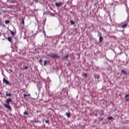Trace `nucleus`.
<instances>
[{
	"label": "nucleus",
	"mask_w": 129,
	"mask_h": 129,
	"mask_svg": "<svg viewBox=\"0 0 129 129\" xmlns=\"http://www.w3.org/2000/svg\"><path fill=\"white\" fill-rule=\"evenodd\" d=\"M84 76L85 77L87 78V74H86V73L84 74Z\"/></svg>",
	"instance_id": "25"
},
{
	"label": "nucleus",
	"mask_w": 129,
	"mask_h": 129,
	"mask_svg": "<svg viewBox=\"0 0 129 129\" xmlns=\"http://www.w3.org/2000/svg\"><path fill=\"white\" fill-rule=\"evenodd\" d=\"M66 114L68 116V117H69V118L71 117V114L70 113V112H66Z\"/></svg>",
	"instance_id": "7"
},
{
	"label": "nucleus",
	"mask_w": 129,
	"mask_h": 129,
	"mask_svg": "<svg viewBox=\"0 0 129 129\" xmlns=\"http://www.w3.org/2000/svg\"><path fill=\"white\" fill-rule=\"evenodd\" d=\"M21 24L25 25V19H22Z\"/></svg>",
	"instance_id": "15"
},
{
	"label": "nucleus",
	"mask_w": 129,
	"mask_h": 129,
	"mask_svg": "<svg viewBox=\"0 0 129 129\" xmlns=\"http://www.w3.org/2000/svg\"><path fill=\"white\" fill-rule=\"evenodd\" d=\"M9 32H10L12 36H13L14 37V36H15L16 35V32H14V30H13V31L12 30H9Z\"/></svg>",
	"instance_id": "5"
},
{
	"label": "nucleus",
	"mask_w": 129,
	"mask_h": 129,
	"mask_svg": "<svg viewBox=\"0 0 129 129\" xmlns=\"http://www.w3.org/2000/svg\"><path fill=\"white\" fill-rule=\"evenodd\" d=\"M10 4H15L16 3V0H9Z\"/></svg>",
	"instance_id": "10"
},
{
	"label": "nucleus",
	"mask_w": 129,
	"mask_h": 129,
	"mask_svg": "<svg viewBox=\"0 0 129 129\" xmlns=\"http://www.w3.org/2000/svg\"><path fill=\"white\" fill-rule=\"evenodd\" d=\"M48 56H49V57H50V58H52V59H55V58H57L58 59H59L60 58L59 55H58L57 54H55V53H52L51 54H48Z\"/></svg>",
	"instance_id": "2"
},
{
	"label": "nucleus",
	"mask_w": 129,
	"mask_h": 129,
	"mask_svg": "<svg viewBox=\"0 0 129 129\" xmlns=\"http://www.w3.org/2000/svg\"><path fill=\"white\" fill-rule=\"evenodd\" d=\"M39 63H40V64H41V63H42V58H41L39 60Z\"/></svg>",
	"instance_id": "23"
},
{
	"label": "nucleus",
	"mask_w": 129,
	"mask_h": 129,
	"mask_svg": "<svg viewBox=\"0 0 129 129\" xmlns=\"http://www.w3.org/2000/svg\"><path fill=\"white\" fill-rule=\"evenodd\" d=\"M36 1V2H38V0H35Z\"/></svg>",
	"instance_id": "29"
},
{
	"label": "nucleus",
	"mask_w": 129,
	"mask_h": 129,
	"mask_svg": "<svg viewBox=\"0 0 129 129\" xmlns=\"http://www.w3.org/2000/svg\"><path fill=\"white\" fill-rule=\"evenodd\" d=\"M68 57H69V55H67L64 56V59H67V58H68Z\"/></svg>",
	"instance_id": "22"
},
{
	"label": "nucleus",
	"mask_w": 129,
	"mask_h": 129,
	"mask_svg": "<svg viewBox=\"0 0 129 129\" xmlns=\"http://www.w3.org/2000/svg\"><path fill=\"white\" fill-rule=\"evenodd\" d=\"M69 65H70V63H69V64H68V66H69Z\"/></svg>",
	"instance_id": "27"
},
{
	"label": "nucleus",
	"mask_w": 129,
	"mask_h": 129,
	"mask_svg": "<svg viewBox=\"0 0 129 129\" xmlns=\"http://www.w3.org/2000/svg\"><path fill=\"white\" fill-rule=\"evenodd\" d=\"M95 78H97V79H99V78H100V76H99V75H95Z\"/></svg>",
	"instance_id": "14"
},
{
	"label": "nucleus",
	"mask_w": 129,
	"mask_h": 129,
	"mask_svg": "<svg viewBox=\"0 0 129 129\" xmlns=\"http://www.w3.org/2000/svg\"><path fill=\"white\" fill-rule=\"evenodd\" d=\"M23 96L24 97H26V96H30V94H28V95L24 94Z\"/></svg>",
	"instance_id": "19"
},
{
	"label": "nucleus",
	"mask_w": 129,
	"mask_h": 129,
	"mask_svg": "<svg viewBox=\"0 0 129 129\" xmlns=\"http://www.w3.org/2000/svg\"><path fill=\"white\" fill-rule=\"evenodd\" d=\"M3 83H5L6 85H11L10 82L5 78L3 79Z\"/></svg>",
	"instance_id": "3"
},
{
	"label": "nucleus",
	"mask_w": 129,
	"mask_h": 129,
	"mask_svg": "<svg viewBox=\"0 0 129 129\" xmlns=\"http://www.w3.org/2000/svg\"><path fill=\"white\" fill-rule=\"evenodd\" d=\"M13 39V37H8V40L9 42H10V43H12V39Z\"/></svg>",
	"instance_id": "11"
},
{
	"label": "nucleus",
	"mask_w": 129,
	"mask_h": 129,
	"mask_svg": "<svg viewBox=\"0 0 129 129\" xmlns=\"http://www.w3.org/2000/svg\"><path fill=\"white\" fill-rule=\"evenodd\" d=\"M49 122H50V121H49L48 120L45 121V123H48V124H49Z\"/></svg>",
	"instance_id": "24"
},
{
	"label": "nucleus",
	"mask_w": 129,
	"mask_h": 129,
	"mask_svg": "<svg viewBox=\"0 0 129 129\" xmlns=\"http://www.w3.org/2000/svg\"><path fill=\"white\" fill-rule=\"evenodd\" d=\"M12 98H10L6 100V102L7 104H4V106H5L6 108H8V109H9V110H12V107L10 106V102H12Z\"/></svg>",
	"instance_id": "1"
},
{
	"label": "nucleus",
	"mask_w": 129,
	"mask_h": 129,
	"mask_svg": "<svg viewBox=\"0 0 129 129\" xmlns=\"http://www.w3.org/2000/svg\"><path fill=\"white\" fill-rule=\"evenodd\" d=\"M125 98H126L127 101H129V94L126 95L125 96Z\"/></svg>",
	"instance_id": "9"
},
{
	"label": "nucleus",
	"mask_w": 129,
	"mask_h": 129,
	"mask_svg": "<svg viewBox=\"0 0 129 129\" xmlns=\"http://www.w3.org/2000/svg\"><path fill=\"white\" fill-rule=\"evenodd\" d=\"M6 96H12V94L11 93H6Z\"/></svg>",
	"instance_id": "18"
},
{
	"label": "nucleus",
	"mask_w": 129,
	"mask_h": 129,
	"mask_svg": "<svg viewBox=\"0 0 129 129\" xmlns=\"http://www.w3.org/2000/svg\"><path fill=\"white\" fill-rule=\"evenodd\" d=\"M107 119L108 120L113 119V117H112V116H109L107 117Z\"/></svg>",
	"instance_id": "16"
},
{
	"label": "nucleus",
	"mask_w": 129,
	"mask_h": 129,
	"mask_svg": "<svg viewBox=\"0 0 129 129\" xmlns=\"http://www.w3.org/2000/svg\"><path fill=\"white\" fill-rule=\"evenodd\" d=\"M103 119H101V120H100V121L102 120Z\"/></svg>",
	"instance_id": "28"
},
{
	"label": "nucleus",
	"mask_w": 129,
	"mask_h": 129,
	"mask_svg": "<svg viewBox=\"0 0 129 129\" xmlns=\"http://www.w3.org/2000/svg\"><path fill=\"white\" fill-rule=\"evenodd\" d=\"M62 5H63V3L60 2L59 3H55V6L56 7H57V8H59L60 6H62Z\"/></svg>",
	"instance_id": "4"
},
{
	"label": "nucleus",
	"mask_w": 129,
	"mask_h": 129,
	"mask_svg": "<svg viewBox=\"0 0 129 129\" xmlns=\"http://www.w3.org/2000/svg\"><path fill=\"white\" fill-rule=\"evenodd\" d=\"M121 73L125 74V75H127V72L124 71V70H122L121 71Z\"/></svg>",
	"instance_id": "13"
},
{
	"label": "nucleus",
	"mask_w": 129,
	"mask_h": 129,
	"mask_svg": "<svg viewBox=\"0 0 129 129\" xmlns=\"http://www.w3.org/2000/svg\"><path fill=\"white\" fill-rule=\"evenodd\" d=\"M24 69L25 70H26V69H28V66L25 67Z\"/></svg>",
	"instance_id": "26"
},
{
	"label": "nucleus",
	"mask_w": 129,
	"mask_h": 129,
	"mask_svg": "<svg viewBox=\"0 0 129 129\" xmlns=\"http://www.w3.org/2000/svg\"><path fill=\"white\" fill-rule=\"evenodd\" d=\"M99 43H101L102 41H103V37L101 36V34H100V37H99Z\"/></svg>",
	"instance_id": "6"
},
{
	"label": "nucleus",
	"mask_w": 129,
	"mask_h": 129,
	"mask_svg": "<svg viewBox=\"0 0 129 129\" xmlns=\"http://www.w3.org/2000/svg\"><path fill=\"white\" fill-rule=\"evenodd\" d=\"M47 63H49V61H47V60H45L44 61V66H46Z\"/></svg>",
	"instance_id": "12"
},
{
	"label": "nucleus",
	"mask_w": 129,
	"mask_h": 129,
	"mask_svg": "<svg viewBox=\"0 0 129 129\" xmlns=\"http://www.w3.org/2000/svg\"><path fill=\"white\" fill-rule=\"evenodd\" d=\"M5 24H10V21H9V20H6V21H5Z\"/></svg>",
	"instance_id": "20"
},
{
	"label": "nucleus",
	"mask_w": 129,
	"mask_h": 129,
	"mask_svg": "<svg viewBox=\"0 0 129 129\" xmlns=\"http://www.w3.org/2000/svg\"><path fill=\"white\" fill-rule=\"evenodd\" d=\"M128 25L127 23H125V24L121 26V28H123L124 29V28H126V26Z\"/></svg>",
	"instance_id": "8"
},
{
	"label": "nucleus",
	"mask_w": 129,
	"mask_h": 129,
	"mask_svg": "<svg viewBox=\"0 0 129 129\" xmlns=\"http://www.w3.org/2000/svg\"><path fill=\"white\" fill-rule=\"evenodd\" d=\"M70 23H71V24H72V25H75V22H74L73 21V20H71V21H70Z\"/></svg>",
	"instance_id": "17"
},
{
	"label": "nucleus",
	"mask_w": 129,
	"mask_h": 129,
	"mask_svg": "<svg viewBox=\"0 0 129 129\" xmlns=\"http://www.w3.org/2000/svg\"><path fill=\"white\" fill-rule=\"evenodd\" d=\"M24 114H25V115L26 114L27 115H29V113L28 112H27V111H25L24 112Z\"/></svg>",
	"instance_id": "21"
}]
</instances>
